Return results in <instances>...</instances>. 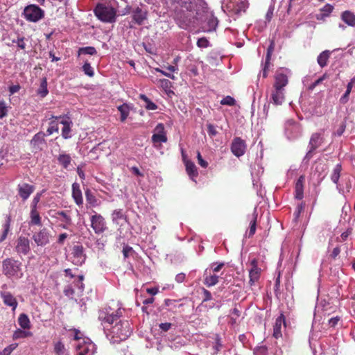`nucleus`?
I'll use <instances>...</instances> for the list:
<instances>
[{"instance_id":"nucleus-43","label":"nucleus","mask_w":355,"mask_h":355,"mask_svg":"<svg viewBox=\"0 0 355 355\" xmlns=\"http://www.w3.org/2000/svg\"><path fill=\"white\" fill-rule=\"evenodd\" d=\"M274 49H275V42L273 40H272L270 42L269 46L268 47V49H267V53H266V60H265V61H266L267 63L270 62L271 56L273 53Z\"/></svg>"},{"instance_id":"nucleus-42","label":"nucleus","mask_w":355,"mask_h":355,"mask_svg":"<svg viewBox=\"0 0 355 355\" xmlns=\"http://www.w3.org/2000/svg\"><path fill=\"white\" fill-rule=\"evenodd\" d=\"M25 37H17V40H12V42L17 44V46L19 49L21 50H25L26 49V43H25Z\"/></svg>"},{"instance_id":"nucleus-61","label":"nucleus","mask_w":355,"mask_h":355,"mask_svg":"<svg viewBox=\"0 0 355 355\" xmlns=\"http://www.w3.org/2000/svg\"><path fill=\"white\" fill-rule=\"evenodd\" d=\"M351 90H346L345 93L343 96L340 98V102L343 104L346 103L349 100V95L350 94Z\"/></svg>"},{"instance_id":"nucleus-30","label":"nucleus","mask_w":355,"mask_h":355,"mask_svg":"<svg viewBox=\"0 0 355 355\" xmlns=\"http://www.w3.org/2000/svg\"><path fill=\"white\" fill-rule=\"evenodd\" d=\"M45 134L42 132H40L34 135L31 141V145L35 148H40V145L44 143Z\"/></svg>"},{"instance_id":"nucleus-35","label":"nucleus","mask_w":355,"mask_h":355,"mask_svg":"<svg viewBox=\"0 0 355 355\" xmlns=\"http://www.w3.org/2000/svg\"><path fill=\"white\" fill-rule=\"evenodd\" d=\"M342 171V166L340 164H337L333 171H332V173L331 175V180H332V182L335 184H338V180L340 178V172Z\"/></svg>"},{"instance_id":"nucleus-28","label":"nucleus","mask_w":355,"mask_h":355,"mask_svg":"<svg viewBox=\"0 0 355 355\" xmlns=\"http://www.w3.org/2000/svg\"><path fill=\"white\" fill-rule=\"evenodd\" d=\"M10 225L11 216L10 215H7L6 217L5 223L3 225V231L0 236V243L3 242L6 239L8 234L10 230Z\"/></svg>"},{"instance_id":"nucleus-34","label":"nucleus","mask_w":355,"mask_h":355,"mask_svg":"<svg viewBox=\"0 0 355 355\" xmlns=\"http://www.w3.org/2000/svg\"><path fill=\"white\" fill-rule=\"evenodd\" d=\"M118 110L120 112L121 114V121L122 122L125 121L129 115V106L127 104L124 103L118 107Z\"/></svg>"},{"instance_id":"nucleus-15","label":"nucleus","mask_w":355,"mask_h":355,"mask_svg":"<svg viewBox=\"0 0 355 355\" xmlns=\"http://www.w3.org/2000/svg\"><path fill=\"white\" fill-rule=\"evenodd\" d=\"M286 327V318L283 313L276 318L275 324L273 326V337L276 339L282 337V327Z\"/></svg>"},{"instance_id":"nucleus-27","label":"nucleus","mask_w":355,"mask_h":355,"mask_svg":"<svg viewBox=\"0 0 355 355\" xmlns=\"http://www.w3.org/2000/svg\"><path fill=\"white\" fill-rule=\"evenodd\" d=\"M126 219H127V217L123 214V209H115L113 211V212L112 214V220L114 224L119 225H120L121 220H126Z\"/></svg>"},{"instance_id":"nucleus-57","label":"nucleus","mask_w":355,"mask_h":355,"mask_svg":"<svg viewBox=\"0 0 355 355\" xmlns=\"http://www.w3.org/2000/svg\"><path fill=\"white\" fill-rule=\"evenodd\" d=\"M224 265V263H213L211 266V268L212 269L214 272H218L222 269Z\"/></svg>"},{"instance_id":"nucleus-40","label":"nucleus","mask_w":355,"mask_h":355,"mask_svg":"<svg viewBox=\"0 0 355 355\" xmlns=\"http://www.w3.org/2000/svg\"><path fill=\"white\" fill-rule=\"evenodd\" d=\"M59 128L58 126V123L55 121H52L49 123V127L48 128L46 132L48 135H51L54 132H58Z\"/></svg>"},{"instance_id":"nucleus-4","label":"nucleus","mask_w":355,"mask_h":355,"mask_svg":"<svg viewBox=\"0 0 355 355\" xmlns=\"http://www.w3.org/2000/svg\"><path fill=\"white\" fill-rule=\"evenodd\" d=\"M94 13L101 21L111 23L115 21L116 11L112 7L98 3L94 9Z\"/></svg>"},{"instance_id":"nucleus-47","label":"nucleus","mask_w":355,"mask_h":355,"mask_svg":"<svg viewBox=\"0 0 355 355\" xmlns=\"http://www.w3.org/2000/svg\"><path fill=\"white\" fill-rule=\"evenodd\" d=\"M141 98L145 101L146 103V108L149 110H155L157 109V105L153 103L152 101H149L148 98L145 95H141Z\"/></svg>"},{"instance_id":"nucleus-64","label":"nucleus","mask_w":355,"mask_h":355,"mask_svg":"<svg viewBox=\"0 0 355 355\" xmlns=\"http://www.w3.org/2000/svg\"><path fill=\"white\" fill-rule=\"evenodd\" d=\"M78 355H92V353H90L89 349L87 347H84L78 352Z\"/></svg>"},{"instance_id":"nucleus-19","label":"nucleus","mask_w":355,"mask_h":355,"mask_svg":"<svg viewBox=\"0 0 355 355\" xmlns=\"http://www.w3.org/2000/svg\"><path fill=\"white\" fill-rule=\"evenodd\" d=\"M72 198L75 202V203L78 206H82L83 204V198L82 194V191L80 189V186L78 182H74L72 184Z\"/></svg>"},{"instance_id":"nucleus-36","label":"nucleus","mask_w":355,"mask_h":355,"mask_svg":"<svg viewBox=\"0 0 355 355\" xmlns=\"http://www.w3.org/2000/svg\"><path fill=\"white\" fill-rule=\"evenodd\" d=\"M85 197L87 203H89L91 206L95 207L97 205V199L95 196L92 193L90 189H87L85 192Z\"/></svg>"},{"instance_id":"nucleus-8","label":"nucleus","mask_w":355,"mask_h":355,"mask_svg":"<svg viewBox=\"0 0 355 355\" xmlns=\"http://www.w3.org/2000/svg\"><path fill=\"white\" fill-rule=\"evenodd\" d=\"M51 235L49 230L43 227L39 232L33 234L32 239L37 246H45L50 243Z\"/></svg>"},{"instance_id":"nucleus-21","label":"nucleus","mask_w":355,"mask_h":355,"mask_svg":"<svg viewBox=\"0 0 355 355\" xmlns=\"http://www.w3.org/2000/svg\"><path fill=\"white\" fill-rule=\"evenodd\" d=\"M146 15L147 12L139 7H137L132 12L133 20L139 25L143 24L144 21L146 19Z\"/></svg>"},{"instance_id":"nucleus-24","label":"nucleus","mask_w":355,"mask_h":355,"mask_svg":"<svg viewBox=\"0 0 355 355\" xmlns=\"http://www.w3.org/2000/svg\"><path fill=\"white\" fill-rule=\"evenodd\" d=\"M330 55L331 52L329 50H325L320 53L317 58V62L320 67L323 68L327 65Z\"/></svg>"},{"instance_id":"nucleus-63","label":"nucleus","mask_w":355,"mask_h":355,"mask_svg":"<svg viewBox=\"0 0 355 355\" xmlns=\"http://www.w3.org/2000/svg\"><path fill=\"white\" fill-rule=\"evenodd\" d=\"M186 275L183 272H180L175 276V281L178 283H182L185 280Z\"/></svg>"},{"instance_id":"nucleus-49","label":"nucleus","mask_w":355,"mask_h":355,"mask_svg":"<svg viewBox=\"0 0 355 355\" xmlns=\"http://www.w3.org/2000/svg\"><path fill=\"white\" fill-rule=\"evenodd\" d=\"M83 70L85 72V73L89 77H92L94 76V71L92 67H91L90 64L89 62H85L83 66Z\"/></svg>"},{"instance_id":"nucleus-59","label":"nucleus","mask_w":355,"mask_h":355,"mask_svg":"<svg viewBox=\"0 0 355 355\" xmlns=\"http://www.w3.org/2000/svg\"><path fill=\"white\" fill-rule=\"evenodd\" d=\"M328 76L324 73L322 77L319 78L317 80H315L309 87V89H313L316 86H318L320 83L325 80L327 78Z\"/></svg>"},{"instance_id":"nucleus-44","label":"nucleus","mask_w":355,"mask_h":355,"mask_svg":"<svg viewBox=\"0 0 355 355\" xmlns=\"http://www.w3.org/2000/svg\"><path fill=\"white\" fill-rule=\"evenodd\" d=\"M18 345L17 343H13L6 348L3 349L2 352H0V355H10V354L17 347Z\"/></svg>"},{"instance_id":"nucleus-9","label":"nucleus","mask_w":355,"mask_h":355,"mask_svg":"<svg viewBox=\"0 0 355 355\" xmlns=\"http://www.w3.org/2000/svg\"><path fill=\"white\" fill-rule=\"evenodd\" d=\"M290 71L287 69L277 70L275 75V89H282L288 83Z\"/></svg>"},{"instance_id":"nucleus-56","label":"nucleus","mask_w":355,"mask_h":355,"mask_svg":"<svg viewBox=\"0 0 355 355\" xmlns=\"http://www.w3.org/2000/svg\"><path fill=\"white\" fill-rule=\"evenodd\" d=\"M41 198V194L37 193L33 198L31 207V208H37V204L39 203Z\"/></svg>"},{"instance_id":"nucleus-2","label":"nucleus","mask_w":355,"mask_h":355,"mask_svg":"<svg viewBox=\"0 0 355 355\" xmlns=\"http://www.w3.org/2000/svg\"><path fill=\"white\" fill-rule=\"evenodd\" d=\"M181 8L175 12V20L182 28L187 29L194 26L196 21V12L193 10V4L189 0H180Z\"/></svg>"},{"instance_id":"nucleus-53","label":"nucleus","mask_w":355,"mask_h":355,"mask_svg":"<svg viewBox=\"0 0 355 355\" xmlns=\"http://www.w3.org/2000/svg\"><path fill=\"white\" fill-rule=\"evenodd\" d=\"M133 252L132 247L128 245H124L122 252L125 259L128 258L130 254L133 253Z\"/></svg>"},{"instance_id":"nucleus-20","label":"nucleus","mask_w":355,"mask_h":355,"mask_svg":"<svg viewBox=\"0 0 355 355\" xmlns=\"http://www.w3.org/2000/svg\"><path fill=\"white\" fill-rule=\"evenodd\" d=\"M304 182H305L304 175H300L295 183V198L297 200H302L304 198Z\"/></svg>"},{"instance_id":"nucleus-10","label":"nucleus","mask_w":355,"mask_h":355,"mask_svg":"<svg viewBox=\"0 0 355 355\" xmlns=\"http://www.w3.org/2000/svg\"><path fill=\"white\" fill-rule=\"evenodd\" d=\"M51 119H55L58 122L63 125V128H62V136L63 138L69 139L71 137L70 132L72 121L69 116L67 115L59 116H52Z\"/></svg>"},{"instance_id":"nucleus-50","label":"nucleus","mask_w":355,"mask_h":355,"mask_svg":"<svg viewBox=\"0 0 355 355\" xmlns=\"http://www.w3.org/2000/svg\"><path fill=\"white\" fill-rule=\"evenodd\" d=\"M209 42L205 37L199 38L197 41V46L200 48H207L209 46Z\"/></svg>"},{"instance_id":"nucleus-22","label":"nucleus","mask_w":355,"mask_h":355,"mask_svg":"<svg viewBox=\"0 0 355 355\" xmlns=\"http://www.w3.org/2000/svg\"><path fill=\"white\" fill-rule=\"evenodd\" d=\"M185 167L188 175L192 180H194L198 175L197 167L191 160H185Z\"/></svg>"},{"instance_id":"nucleus-45","label":"nucleus","mask_w":355,"mask_h":355,"mask_svg":"<svg viewBox=\"0 0 355 355\" xmlns=\"http://www.w3.org/2000/svg\"><path fill=\"white\" fill-rule=\"evenodd\" d=\"M235 103V99L230 96H227L220 101V104L223 105L233 106Z\"/></svg>"},{"instance_id":"nucleus-37","label":"nucleus","mask_w":355,"mask_h":355,"mask_svg":"<svg viewBox=\"0 0 355 355\" xmlns=\"http://www.w3.org/2000/svg\"><path fill=\"white\" fill-rule=\"evenodd\" d=\"M54 352L57 355H63L65 352V347L62 342L58 341L54 343Z\"/></svg>"},{"instance_id":"nucleus-39","label":"nucleus","mask_w":355,"mask_h":355,"mask_svg":"<svg viewBox=\"0 0 355 355\" xmlns=\"http://www.w3.org/2000/svg\"><path fill=\"white\" fill-rule=\"evenodd\" d=\"M352 230H352V227H348L346 231L343 232L341 234L340 237L337 238L338 241H339V242H344V241H347L348 239L349 238V236L352 234Z\"/></svg>"},{"instance_id":"nucleus-16","label":"nucleus","mask_w":355,"mask_h":355,"mask_svg":"<svg viewBox=\"0 0 355 355\" xmlns=\"http://www.w3.org/2000/svg\"><path fill=\"white\" fill-rule=\"evenodd\" d=\"M0 296L5 305L12 308V311H15L17 307L18 302L13 295L8 291L1 292Z\"/></svg>"},{"instance_id":"nucleus-7","label":"nucleus","mask_w":355,"mask_h":355,"mask_svg":"<svg viewBox=\"0 0 355 355\" xmlns=\"http://www.w3.org/2000/svg\"><path fill=\"white\" fill-rule=\"evenodd\" d=\"M15 250L19 255H27L31 251V242L28 237L20 236L17 238Z\"/></svg>"},{"instance_id":"nucleus-6","label":"nucleus","mask_w":355,"mask_h":355,"mask_svg":"<svg viewBox=\"0 0 355 355\" xmlns=\"http://www.w3.org/2000/svg\"><path fill=\"white\" fill-rule=\"evenodd\" d=\"M91 227L95 234H103L107 229L105 218L99 214H96L90 217Z\"/></svg>"},{"instance_id":"nucleus-54","label":"nucleus","mask_w":355,"mask_h":355,"mask_svg":"<svg viewBox=\"0 0 355 355\" xmlns=\"http://www.w3.org/2000/svg\"><path fill=\"white\" fill-rule=\"evenodd\" d=\"M7 107L4 101H0V119L7 115Z\"/></svg>"},{"instance_id":"nucleus-18","label":"nucleus","mask_w":355,"mask_h":355,"mask_svg":"<svg viewBox=\"0 0 355 355\" xmlns=\"http://www.w3.org/2000/svg\"><path fill=\"white\" fill-rule=\"evenodd\" d=\"M72 254L74 257V261L76 265H82L85 261V255L84 254V248L83 245H77L73 248Z\"/></svg>"},{"instance_id":"nucleus-55","label":"nucleus","mask_w":355,"mask_h":355,"mask_svg":"<svg viewBox=\"0 0 355 355\" xmlns=\"http://www.w3.org/2000/svg\"><path fill=\"white\" fill-rule=\"evenodd\" d=\"M197 159L198 164L202 168H207L208 166V163L207 161L204 160L200 151H197Z\"/></svg>"},{"instance_id":"nucleus-46","label":"nucleus","mask_w":355,"mask_h":355,"mask_svg":"<svg viewBox=\"0 0 355 355\" xmlns=\"http://www.w3.org/2000/svg\"><path fill=\"white\" fill-rule=\"evenodd\" d=\"M58 216H60L62 217V221L64 222L67 225H71V218L69 215H68L65 211H59L56 213Z\"/></svg>"},{"instance_id":"nucleus-17","label":"nucleus","mask_w":355,"mask_h":355,"mask_svg":"<svg viewBox=\"0 0 355 355\" xmlns=\"http://www.w3.org/2000/svg\"><path fill=\"white\" fill-rule=\"evenodd\" d=\"M34 191L35 187L28 183L18 185V194L23 200H26Z\"/></svg>"},{"instance_id":"nucleus-52","label":"nucleus","mask_w":355,"mask_h":355,"mask_svg":"<svg viewBox=\"0 0 355 355\" xmlns=\"http://www.w3.org/2000/svg\"><path fill=\"white\" fill-rule=\"evenodd\" d=\"M256 220H257V216H254L253 219L250 222L249 237L252 236L256 232Z\"/></svg>"},{"instance_id":"nucleus-5","label":"nucleus","mask_w":355,"mask_h":355,"mask_svg":"<svg viewBox=\"0 0 355 355\" xmlns=\"http://www.w3.org/2000/svg\"><path fill=\"white\" fill-rule=\"evenodd\" d=\"M24 17L30 22H37L44 17V11L35 4L26 6L23 12Z\"/></svg>"},{"instance_id":"nucleus-3","label":"nucleus","mask_w":355,"mask_h":355,"mask_svg":"<svg viewBox=\"0 0 355 355\" xmlns=\"http://www.w3.org/2000/svg\"><path fill=\"white\" fill-rule=\"evenodd\" d=\"M2 272L8 278L20 279L23 276L22 263L13 258H7L2 261Z\"/></svg>"},{"instance_id":"nucleus-1","label":"nucleus","mask_w":355,"mask_h":355,"mask_svg":"<svg viewBox=\"0 0 355 355\" xmlns=\"http://www.w3.org/2000/svg\"><path fill=\"white\" fill-rule=\"evenodd\" d=\"M123 312L124 309L121 307L114 310L111 306L99 312L98 319L112 343L125 340L132 333V327L129 320L123 318Z\"/></svg>"},{"instance_id":"nucleus-60","label":"nucleus","mask_w":355,"mask_h":355,"mask_svg":"<svg viewBox=\"0 0 355 355\" xmlns=\"http://www.w3.org/2000/svg\"><path fill=\"white\" fill-rule=\"evenodd\" d=\"M159 328L163 331H168L172 327V324L170 323V322H164V323H161L159 325Z\"/></svg>"},{"instance_id":"nucleus-32","label":"nucleus","mask_w":355,"mask_h":355,"mask_svg":"<svg viewBox=\"0 0 355 355\" xmlns=\"http://www.w3.org/2000/svg\"><path fill=\"white\" fill-rule=\"evenodd\" d=\"M58 160L64 168L67 169L71 164V158L68 154H60L58 157Z\"/></svg>"},{"instance_id":"nucleus-26","label":"nucleus","mask_w":355,"mask_h":355,"mask_svg":"<svg viewBox=\"0 0 355 355\" xmlns=\"http://www.w3.org/2000/svg\"><path fill=\"white\" fill-rule=\"evenodd\" d=\"M206 271L205 276L204 277L203 283L207 287L215 286L218 283L219 277L215 274L207 275Z\"/></svg>"},{"instance_id":"nucleus-29","label":"nucleus","mask_w":355,"mask_h":355,"mask_svg":"<svg viewBox=\"0 0 355 355\" xmlns=\"http://www.w3.org/2000/svg\"><path fill=\"white\" fill-rule=\"evenodd\" d=\"M271 98L275 105H282L284 101L283 90H272Z\"/></svg>"},{"instance_id":"nucleus-51","label":"nucleus","mask_w":355,"mask_h":355,"mask_svg":"<svg viewBox=\"0 0 355 355\" xmlns=\"http://www.w3.org/2000/svg\"><path fill=\"white\" fill-rule=\"evenodd\" d=\"M305 207V203L304 202H302L297 207V209L294 213L295 219L297 220L300 216V214L304 211Z\"/></svg>"},{"instance_id":"nucleus-12","label":"nucleus","mask_w":355,"mask_h":355,"mask_svg":"<svg viewBox=\"0 0 355 355\" xmlns=\"http://www.w3.org/2000/svg\"><path fill=\"white\" fill-rule=\"evenodd\" d=\"M251 268L249 270V284L252 286L257 282L261 275V268L258 267V261L253 259L250 261Z\"/></svg>"},{"instance_id":"nucleus-31","label":"nucleus","mask_w":355,"mask_h":355,"mask_svg":"<svg viewBox=\"0 0 355 355\" xmlns=\"http://www.w3.org/2000/svg\"><path fill=\"white\" fill-rule=\"evenodd\" d=\"M19 325L23 329H29L31 328V322L28 315L25 313H21L18 318Z\"/></svg>"},{"instance_id":"nucleus-25","label":"nucleus","mask_w":355,"mask_h":355,"mask_svg":"<svg viewBox=\"0 0 355 355\" xmlns=\"http://www.w3.org/2000/svg\"><path fill=\"white\" fill-rule=\"evenodd\" d=\"M342 20L348 26H355V15L350 11L346 10L342 13Z\"/></svg>"},{"instance_id":"nucleus-41","label":"nucleus","mask_w":355,"mask_h":355,"mask_svg":"<svg viewBox=\"0 0 355 355\" xmlns=\"http://www.w3.org/2000/svg\"><path fill=\"white\" fill-rule=\"evenodd\" d=\"M334 6L331 4H326L324 6H323L322 8H321L320 11L322 12V18L328 17L330 13L333 11Z\"/></svg>"},{"instance_id":"nucleus-48","label":"nucleus","mask_w":355,"mask_h":355,"mask_svg":"<svg viewBox=\"0 0 355 355\" xmlns=\"http://www.w3.org/2000/svg\"><path fill=\"white\" fill-rule=\"evenodd\" d=\"M208 28H205L204 31L211 32L212 31L216 30L217 26V20L215 19H210L207 22Z\"/></svg>"},{"instance_id":"nucleus-11","label":"nucleus","mask_w":355,"mask_h":355,"mask_svg":"<svg viewBox=\"0 0 355 355\" xmlns=\"http://www.w3.org/2000/svg\"><path fill=\"white\" fill-rule=\"evenodd\" d=\"M246 144L243 139L236 137L232 142L231 151L237 157L243 155L245 153Z\"/></svg>"},{"instance_id":"nucleus-62","label":"nucleus","mask_w":355,"mask_h":355,"mask_svg":"<svg viewBox=\"0 0 355 355\" xmlns=\"http://www.w3.org/2000/svg\"><path fill=\"white\" fill-rule=\"evenodd\" d=\"M203 302L211 300L212 298L211 293L207 289L203 288Z\"/></svg>"},{"instance_id":"nucleus-58","label":"nucleus","mask_w":355,"mask_h":355,"mask_svg":"<svg viewBox=\"0 0 355 355\" xmlns=\"http://www.w3.org/2000/svg\"><path fill=\"white\" fill-rule=\"evenodd\" d=\"M207 132L210 136H216L218 133L215 126L211 123L207 125Z\"/></svg>"},{"instance_id":"nucleus-14","label":"nucleus","mask_w":355,"mask_h":355,"mask_svg":"<svg viewBox=\"0 0 355 355\" xmlns=\"http://www.w3.org/2000/svg\"><path fill=\"white\" fill-rule=\"evenodd\" d=\"M323 141H324V138L320 133H318V132L313 133L310 138V141H309V150L307 153L306 156L307 157L311 156V153L315 150H316L318 147H320L321 146V144L323 143Z\"/></svg>"},{"instance_id":"nucleus-23","label":"nucleus","mask_w":355,"mask_h":355,"mask_svg":"<svg viewBox=\"0 0 355 355\" xmlns=\"http://www.w3.org/2000/svg\"><path fill=\"white\" fill-rule=\"evenodd\" d=\"M29 224L31 225L42 226V218L37 208H31Z\"/></svg>"},{"instance_id":"nucleus-33","label":"nucleus","mask_w":355,"mask_h":355,"mask_svg":"<svg viewBox=\"0 0 355 355\" xmlns=\"http://www.w3.org/2000/svg\"><path fill=\"white\" fill-rule=\"evenodd\" d=\"M33 336L32 332L31 331H26L20 329H18L17 330L15 331L12 338L14 340H17L19 338H24L27 337H31Z\"/></svg>"},{"instance_id":"nucleus-13","label":"nucleus","mask_w":355,"mask_h":355,"mask_svg":"<svg viewBox=\"0 0 355 355\" xmlns=\"http://www.w3.org/2000/svg\"><path fill=\"white\" fill-rule=\"evenodd\" d=\"M155 133L152 136V141L154 144L167 141L166 133L163 123H158L155 128Z\"/></svg>"},{"instance_id":"nucleus-38","label":"nucleus","mask_w":355,"mask_h":355,"mask_svg":"<svg viewBox=\"0 0 355 355\" xmlns=\"http://www.w3.org/2000/svg\"><path fill=\"white\" fill-rule=\"evenodd\" d=\"M97 53L96 49L93 46H86L80 48L78 50V55L80 54H88V55H95Z\"/></svg>"}]
</instances>
